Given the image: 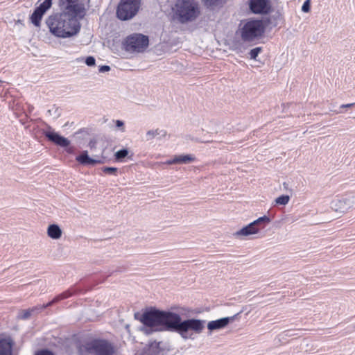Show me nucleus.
<instances>
[{
    "label": "nucleus",
    "mask_w": 355,
    "mask_h": 355,
    "mask_svg": "<svg viewBox=\"0 0 355 355\" xmlns=\"http://www.w3.org/2000/svg\"><path fill=\"white\" fill-rule=\"evenodd\" d=\"M77 162L83 165H95L96 164H101V159H96L89 157L87 150L83 151L80 155L76 157Z\"/></svg>",
    "instance_id": "dca6fc26"
},
{
    "label": "nucleus",
    "mask_w": 355,
    "mask_h": 355,
    "mask_svg": "<svg viewBox=\"0 0 355 355\" xmlns=\"http://www.w3.org/2000/svg\"><path fill=\"white\" fill-rule=\"evenodd\" d=\"M206 321L190 318L182 320L179 313L174 312L171 331L178 333L183 339H188L192 334H200Z\"/></svg>",
    "instance_id": "f03ea898"
},
{
    "label": "nucleus",
    "mask_w": 355,
    "mask_h": 355,
    "mask_svg": "<svg viewBox=\"0 0 355 355\" xmlns=\"http://www.w3.org/2000/svg\"><path fill=\"white\" fill-rule=\"evenodd\" d=\"M263 228V227H256L252 222L248 225L242 227L241 230L235 232L233 234V236L236 238L243 239L245 236L259 233L260 230Z\"/></svg>",
    "instance_id": "4468645a"
},
{
    "label": "nucleus",
    "mask_w": 355,
    "mask_h": 355,
    "mask_svg": "<svg viewBox=\"0 0 355 355\" xmlns=\"http://www.w3.org/2000/svg\"><path fill=\"white\" fill-rule=\"evenodd\" d=\"M44 135L51 142L60 147H67L70 144V141L58 132L51 130L44 131Z\"/></svg>",
    "instance_id": "ddd939ff"
},
{
    "label": "nucleus",
    "mask_w": 355,
    "mask_h": 355,
    "mask_svg": "<svg viewBox=\"0 0 355 355\" xmlns=\"http://www.w3.org/2000/svg\"><path fill=\"white\" fill-rule=\"evenodd\" d=\"M110 70V66L108 65H103V66H101L98 69V71L100 73H104V72H107V71H109Z\"/></svg>",
    "instance_id": "c9c22d12"
},
{
    "label": "nucleus",
    "mask_w": 355,
    "mask_h": 355,
    "mask_svg": "<svg viewBox=\"0 0 355 355\" xmlns=\"http://www.w3.org/2000/svg\"><path fill=\"white\" fill-rule=\"evenodd\" d=\"M141 0H120L116 10V17L121 21L132 19L139 12Z\"/></svg>",
    "instance_id": "0eeeda50"
},
{
    "label": "nucleus",
    "mask_w": 355,
    "mask_h": 355,
    "mask_svg": "<svg viewBox=\"0 0 355 355\" xmlns=\"http://www.w3.org/2000/svg\"><path fill=\"white\" fill-rule=\"evenodd\" d=\"M250 8L254 14H268L271 11L270 0H250Z\"/></svg>",
    "instance_id": "f8f14e48"
},
{
    "label": "nucleus",
    "mask_w": 355,
    "mask_h": 355,
    "mask_svg": "<svg viewBox=\"0 0 355 355\" xmlns=\"http://www.w3.org/2000/svg\"><path fill=\"white\" fill-rule=\"evenodd\" d=\"M202 1L206 6L211 7L218 5L221 0H202Z\"/></svg>",
    "instance_id": "c85d7f7f"
},
{
    "label": "nucleus",
    "mask_w": 355,
    "mask_h": 355,
    "mask_svg": "<svg viewBox=\"0 0 355 355\" xmlns=\"http://www.w3.org/2000/svg\"><path fill=\"white\" fill-rule=\"evenodd\" d=\"M46 24L50 33L59 38L73 37L77 35L80 30V24L78 19L69 17L61 12L49 16Z\"/></svg>",
    "instance_id": "f257e3e1"
},
{
    "label": "nucleus",
    "mask_w": 355,
    "mask_h": 355,
    "mask_svg": "<svg viewBox=\"0 0 355 355\" xmlns=\"http://www.w3.org/2000/svg\"><path fill=\"white\" fill-rule=\"evenodd\" d=\"M263 48L261 46L255 47L250 50L249 52L250 58L251 60H257L258 55L262 52Z\"/></svg>",
    "instance_id": "393cba45"
},
{
    "label": "nucleus",
    "mask_w": 355,
    "mask_h": 355,
    "mask_svg": "<svg viewBox=\"0 0 355 355\" xmlns=\"http://www.w3.org/2000/svg\"><path fill=\"white\" fill-rule=\"evenodd\" d=\"M173 11L181 24L192 22L200 15V8L196 0H176Z\"/></svg>",
    "instance_id": "20e7f679"
},
{
    "label": "nucleus",
    "mask_w": 355,
    "mask_h": 355,
    "mask_svg": "<svg viewBox=\"0 0 355 355\" xmlns=\"http://www.w3.org/2000/svg\"><path fill=\"white\" fill-rule=\"evenodd\" d=\"M290 200V197L288 195H282L275 200V205H286Z\"/></svg>",
    "instance_id": "5701e85b"
},
{
    "label": "nucleus",
    "mask_w": 355,
    "mask_h": 355,
    "mask_svg": "<svg viewBox=\"0 0 355 355\" xmlns=\"http://www.w3.org/2000/svg\"><path fill=\"white\" fill-rule=\"evenodd\" d=\"M234 51H236V52H242V50H241V48L239 47V46H236L233 49Z\"/></svg>",
    "instance_id": "58836bf2"
},
{
    "label": "nucleus",
    "mask_w": 355,
    "mask_h": 355,
    "mask_svg": "<svg viewBox=\"0 0 355 355\" xmlns=\"http://www.w3.org/2000/svg\"><path fill=\"white\" fill-rule=\"evenodd\" d=\"M355 207V193L346 194L331 202V208L336 212L343 214Z\"/></svg>",
    "instance_id": "9d476101"
},
{
    "label": "nucleus",
    "mask_w": 355,
    "mask_h": 355,
    "mask_svg": "<svg viewBox=\"0 0 355 355\" xmlns=\"http://www.w3.org/2000/svg\"><path fill=\"white\" fill-rule=\"evenodd\" d=\"M89 0H59L60 12L74 19H83L89 7Z\"/></svg>",
    "instance_id": "39448f33"
},
{
    "label": "nucleus",
    "mask_w": 355,
    "mask_h": 355,
    "mask_svg": "<svg viewBox=\"0 0 355 355\" xmlns=\"http://www.w3.org/2000/svg\"><path fill=\"white\" fill-rule=\"evenodd\" d=\"M160 352L159 343L153 342L146 347L140 353H137L135 355H159Z\"/></svg>",
    "instance_id": "f3484780"
},
{
    "label": "nucleus",
    "mask_w": 355,
    "mask_h": 355,
    "mask_svg": "<svg viewBox=\"0 0 355 355\" xmlns=\"http://www.w3.org/2000/svg\"><path fill=\"white\" fill-rule=\"evenodd\" d=\"M166 136V131L164 130L157 128L155 130H150L146 132V140L151 141L154 138L162 139Z\"/></svg>",
    "instance_id": "6ab92c4d"
},
{
    "label": "nucleus",
    "mask_w": 355,
    "mask_h": 355,
    "mask_svg": "<svg viewBox=\"0 0 355 355\" xmlns=\"http://www.w3.org/2000/svg\"><path fill=\"white\" fill-rule=\"evenodd\" d=\"M96 63L95 58L93 56H88L85 59V64L87 66L92 67L94 66Z\"/></svg>",
    "instance_id": "7c9ffc66"
},
{
    "label": "nucleus",
    "mask_w": 355,
    "mask_h": 355,
    "mask_svg": "<svg viewBox=\"0 0 355 355\" xmlns=\"http://www.w3.org/2000/svg\"><path fill=\"white\" fill-rule=\"evenodd\" d=\"M49 306H46V304H43V305L35 306L33 307L31 309L33 311V313H34V312H40L42 310H44V309H46V308H47Z\"/></svg>",
    "instance_id": "2f4dec72"
},
{
    "label": "nucleus",
    "mask_w": 355,
    "mask_h": 355,
    "mask_svg": "<svg viewBox=\"0 0 355 355\" xmlns=\"http://www.w3.org/2000/svg\"><path fill=\"white\" fill-rule=\"evenodd\" d=\"M128 155V150L127 149H121L116 152L115 157L116 159L120 160L125 157Z\"/></svg>",
    "instance_id": "cd10ccee"
},
{
    "label": "nucleus",
    "mask_w": 355,
    "mask_h": 355,
    "mask_svg": "<svg viewBox=\"0 0 355 355\" xmlns=\"http://www.w3.org/2000/svg\"><path fill=\"white\" fill-rule=\"evenodd\" d=\"M270 222V219L267 216H263L261 217L258 218L252 223L256 227H262L261 225L263 223L268 224Z\"/></svg>",
    "instance_id": "b1692460"
},
{
    "label": "nucleus",
    "mask_w": 355,
    "mask_h": 355,
    "mask_svg": "<svg viewBox=\"0 0 355 355\" xmlns=\"http://www.w3.org/2000/svg\"><path fill=\"white\" fill-rule=\"evenodd\" d=\"M52 0H44L37 6L30 17L31 22L36 27H40L41 20L45 12L51 7Z\"/></svg>",
    "instance_id": "9b49d317"
},
{
    "label": "nucleus",
    "mask_w": 355,
    "mask_h": 355,
    "mask_svg": "<svg viewBox=\"0 0 355 355\" xmlns=\"http://www.w3.org/2000/svg\"><path fill=\"white\" fill-rule=\"evenodd\" d=\"M174 312L171 311H161L150 309L144 312L140 318V322L150 328L164 327L165 330H171Z\"/></svg>",
    "instance_id": "7ed1b4c3"
},
{
    "label": "nucleus",
    "mask_w": 355,
    "mask_h": 355,
    "mask_svg": "<svg viewBox=\"0 0 355 355\" xmlns=\"http://www.w3.org/2000/svg\"><path fill=\"white\" fill-rule=\"evenodd\" d=\"M47 235L52 239H60L62 234L61 228L57 224L49 225L47 227Z\"/></svg>",
    "instance_id": "a211bd4d"
},
{
    "label": "nucleus",
    "mask_w": 355,
    "mask_h": 355,
    "mask_svg": "<svg viewBox=\"0 0 355 355\" xmlns=\"http://www.w3.org/2000/svg\"><path fill=\"white\" fill-rule=\"evenodd\" d=\"M33 311L31 309L22 310L19 313L17 318L21 320H26L31 317Z\"/></svg>",
    "instance_id": "a878e982"
},
{
    "label": "nucleus",
    "mask_w": 355,
    "mask_h": 355,
    "mask_svg": "<svg viewBox=\"0 0 355 355\" xmlns=\"http://www.w3.org/2000/svg\"><path fill=\"white\" fill-rule=\"evenodd\" d=\"M310 2L311 0H306L302 7V10L304 12H309L310 11Z\"/></svg>",
    "instance_id": "c756f323"
},
{
    "label": "nucleus",
    "mask_w": 355,
    "mask_h": 355,
    "mask_svg": "<svg viewBox=\"0 0 355 355\" xmlns=\"http://www.w3.org/2000/svg\"><path fill=\"white\" fill-rule=\"evenodd\" d=\"M85 349L89 354L94 355H114V346L105 340H94L87 343L84 345Z\"/></svg>",
    "instance_id": "1a4fd4ad"
},
{
    "label": "nucleus",
    "mask_w": 355,
    "mask_h": 355,
    "mask_svg": "<svg viewBox=\"0 0 355 355\" xmlns=\"http://www.w3.org/2000/svg\"><path fill=\"white\" fill-rule=\"evenodd\" d=\"M287 185H288V184L286 182L283 183V186L284 187V188H286Z\"/></svg>",
    "instance_id": "ea45409f"
},
{
    "label": "nucleus",
    "mask_w": 355,
    "mask_h": 355,
    "mask_svg": "<svg viewBox=\"0 0 355 355\" xmlns=\"http://www.w3.org/2000/svg\"><path fill=\"white\" fill-rule=\"evenodd\" d=\"M355 105L354 103H348V104H343L340 107L341 108H348V107H351L352 106H354Z\"/></svg>",
    "instance_id": "4c0bfd02"
},
{
    "label": "nucleus",
    "mask_w": 355,
    "mask_h": 355,
    "mask_svg": "<svg viewBox=\"0 0 355 355\" xmlns=\"http://www.w3.org/2000/svg\"><path fill=\"white\" fill-rule=\"evenodd\" d=\"M264 31L265 26L262 20H249L239 30L240 37L245 42H251L259 39Z\"/></svg>",
    "instance_id": "423d86ee"
},
{
    "label": "nucleus",
    "mask_w": 355,
    "mask_h": 355,
    "mask_svg": "<svg viewBox=\"0 0 355 355\" xmlns=\"http://www.w3.org/2000/svg\"><path fill=\"white\" fill-rule=\"evenodd\" d=\"M236 315L232 317H225L216 320L209 321L207 324V329L211 332L215 330H219L227 326L230 322L233 321Z\"/></svg>",
    "instance_id": "2eb2a0df"
},
{
    "label": "nucleus",
    "mask_w": 355,
    "mask_h": 355,
    "mask_svg": "<svg viewBox=\"0 0 355 355\" xmlns=\"http://www.w3.org/2000/svg\"><path fill=\"white\" fill-rule=\"evenodd\" d=\"M165 164H168V165L177 164V160H176L175 156L173 159L167 160L165 162Z\"/></svg>",
    "instance_id": "e433bc0d"
},
{
    "label": "nucleus",
    "mask_w": 355,
    "mask_h": 355,
    "mask_svg": "<svg viewBox=\"0 0 355 355\" xmlns=\"http://www.w3.org/2000/svg\"><path fill=\"white\" fill-rule=\"evenodd\" d=\"M12 344L9 341L2 339L0 340V355H11Z\"/></svg>",
    "instance_id": "aec40b11"
},
{
    "label": "nucleus",
    "mask_w": 355,
    "mask_h": 355,
    "mask_svg": "<svg viewBox=\"0 0 355 355\" xmlns=\"http://www.w3.org/2000/svg\"><path fill=\"white\" fill-rule=\"evenodd\" d=\"M35 355H54L51 351L43 349L37 352Z\"/></svg>",
    "instance_id": "f704fd0d"
},
{
    "label": "nucleus",
    "mask_w": 355,
    "mask_h": 355,
    "mask_svg": "<svg viewBox=\"0 0 355 355\" xmlns=\"http://www.w3.org/2000/svg\"><path fill=\"white\" fill-rule=\"evenodd\" d=\"M114 123L116 124V127L120 128L121 132H124L125 131V130H124V122L123 121L116 120L114 121Z\"/></svg>",
    "instance_id": "473e14b6"
},
{
    "label": "nucleus",
    "mask_w": 355,
    "mask_h": 355,
    "mask_svg": "<svg viewBox=\"0 0 355 355\" xmlns=\"http://www.w3.org/2000/svg\"><path fill=\"white\" fill-rule=\"evenodd\" d=\"M16 24H21V21L20 19H18L17 21H16Z\"/></svg>",
    "instance_id": "a19ab883"
},
{
    "label": "nucleus",
    "mask_w": 355,
    "mask_h": 355,
    "mask_svg": "<svg viewBox=\"0 0 355 355\" xmlns=\"http://www.w3.org/2000/svg\"><path fill=\"white\" fill-rule=\"evenodd\" d=\"M71 295V293L69 291L63 292L62 293L55 297L51 302L46 304V306H51L52 304L58 302L62 300L67 299Z\"/></svg>",
    "instance_id": "4be33fe9"
},
{
    "label": "nucleus",
    "mask_w": 355,
    "mask_h": 355,
    "mask_svg": "<svg viewBox=\"0 0 355 355\" xmlns=\"http://www.w3.org/2000/svg\"><path fill=\"white\" fill-rule=\"evenodd\" d=\"M47 112L49 113V116H52L53 119H57L60 115V110L55 106H53L47 111Z\"/></svg>",
    "instance_id": "bb28decb"
},
{
    "label": "nucleus",
    "mask_w": 355,
    "mask_h": 355,
    "mask_svg": "<svg viewBox=\"0 0 355 355\" xmlns=\"http://www.w3.org/2000/svg\"><path fill=\"white\" fill-rule=\"evenodd\" d=\"M149 44L148 37L141 33H134L125 40V49L131 53H142Z\"/></svg>",
    "instance_id": "6e6552de"
},
{
    "label": "nucleus",
    "mask_w": 355,
    "mask_h": 355,
    "mask_svg": "<svg viewBox=\"0 0 355 355\" xmlns=\"http://www.w3.org/2000/svg\"><path fill=\"white\" fill-rule=\"evenodd\" d=\"M177 164H189L196 160V157L191 154L180 155L175 156Z\"/></svg>",
    "instance_id": "412c9836"
},
{
    "label": "nucleus",
    "mask_w": 355,
    "mask_h": 355,
    "mask_svg": "<svg viewBox=\"0 0 355 355\" xmlns=\"http://www.w3.org/2000/svg\"><path fill=\"white\" fill-rule=\"evenodd\" d=\"M117 171V168L115 167H105L103 169V171L107 173L112 174Z\"/></svg>",
    "instance_id": "72a5a7b5"
}]
</instances>
